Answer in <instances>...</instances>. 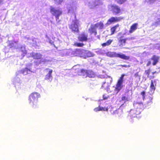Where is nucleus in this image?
Wrapping results in <instances>:
<instances>
[{
	"mask_svg": "<svg viewBox=\"0 0 160 160\" xmlns=\"http://www.w3.org/2000/svg\"><path fill=\"white\" fill-rule=\"evenodd\" d=\"M78 38L80 42H86L88 40V34L84 32H82L79 35Z\"/></svg>",
	"mask_w": 160,
	"mask_h": 160,
	"instance_id": "6e6552de",
	"label": "nucleus"
},
{
	"mask_svg": "<svg viewBox=\"0 0 160 160\" xmlns=\"http://www.w3.org/2000/svg\"><path fill=\"white\" fill-rule=\"evenodd\" d=\"M112 42V40L109 39L106 42L102 43V45L103 47L108 46L111 44Z\"/></svg>",
	"mask_w": 160,
	"mask_h": 160,
	"instance_id": "5701e85b",
	"label": "nucleus"
},
{
	"mask_svg": "<svg viewBox=\"0 0 160 160\" xmlns=\"http://www.w3.org/2000/svg\"><path fill=\"white\" fill-rule=\"evenodd\" d=\"M108 56L111 58H119L125 60H128L130 58L129 56H126L124 54L118 53L115 52H110L108 53Z\"/></svg>",
	"mask_w": 160,
	"mask_h": 160,
	"instance_id": "20e7f679",
	"label": "nucleus"
},
{
	"mask_svg": "<svg viewBox=\"0 0 160 160\" xmlns=\"http://www.w3.org/2000/svg\"><path fill=\"white\" fill-rule=\"evenodd\" d=\"M135 107L134 109L131 110L129 113L130 116L132 118L137 117L139 115L143 109V105L142 102L135 104Z\"/></svg>",
	"mask_w": 160,
	"mask_h": 160,
	"instance_id": "f03ea898",
	"label": "nucleus"
},
{
	"mask_svg": "<svg viewBox=\"0 0 160 160\" xmlns=\"http://www.w3.org/2000/svg\"><path fill=\"white\" fill-rule=\"evenodd\" d=\"M30 55L33 59H40L42 58V55L41 54L33 52L31 53Z\"/></svg>",
	"mask_w": 160,
	"mask_h": 160,
	"instance_id": "9d476101",
	"label": "nucleus"
},
{
	"mask_svg": "<svg viewBox=\"0 0 160 160\" xmlns=\"http://www.w3.org/2000/svg\"><path fill=\"white\" fill-rule=\"evenodd\" d=\"M151 64V62L150 61H148L147 64L146 66H150Z\"/></svg>",
	"mask_w": 160,
	"mask_h": 160,
	"instance_id": "c9c22d12",
	"label": "nucleus"
},
{
	"mask_svg": "<svg viewBox=\"0 0 160 160\" xmlns=\"http://www.w3.org/2000/svg\"><path fill=\"white\" fill-rule=\"evenodd\" d=\"M100 111H108V107H100Z\"/></svg>",
	"mask_w": 160,
	"mask_h": 160,
	"instance_id": "c85d7f7f",
	"label": "nucleus"
},
{
	"mask_svg": "<svg viewBox=\"0 0 160 160\" xmlns=\"http://www.w3.org/2000/svg\"><path fill=\"white\" fill-rule=\"evenodd\" d=\"M150 89L151 91H154L155 89V87L154 85V83L152 80H151L150 86Z\"/></svg>",
	"mask_w": 160,
	"mask_h": 160,
	"instance_id": "a878e982",
	"label": "nucleus"
},
{
	"mask_svg": "<svg viewBox=\"0 0 160 160\" xmlns=\"http://www.w3.org/2000/svg\"><path fill=\"white\" fill-rule=\"evenodd\" d=\"M73 45L75 47H82L84 45V44L82 43L75 42L74 43Z\"/></svg>",
	"mask_w": 160,
	"mask_h": 160,
	"instance_id": "b1692460",
	"label": "nucleus"
},
{
	"mask_svg": "<svg viewBox=\"0 0 160 160\" xmlns=\"http://www.w3.org/2000/svg\"><path fill=\"white\" fill-rule=\"evenodd\" d=\"M138 24L137 23H134L130 27V29L129 31L130 33H132L135 31L137 28Z\"/></svg>",
	"mask_w": 160,
	"mask_h": 160,
	"instance_id": "f8f14e48",
	"label": "nucleus"
},
{
	"mask_svg": "<svg viewBox=\"0 0 160 160\" xmlns=\"http://www.w3.org/2000/svg\"><path fill=\"white\" fill-rule=\"evenodd\" d=\"M3 0H0V3H2L3 2Z\"/></svg>",
	"mask_w": 160,
	"mask_h": 160,
	"instance_id": "4c0bfd02",
	"label": "nucleus"
},
{
	"mask_svg": "<svg viewBox=\"0 0 160 160\" xmlns=\"http://www.w3.org/2000/svg\"><path fill=\"white\" fill-rule=\"evenodd\" d=\"M78 20L76 19L73 21V23L69 26V28L71 30L72 32L78 33L79 32L78 27Z\"/></svg>",
	"mask_w": 160,
	"mask_h": 160,
	"instance_id": "39448f33",
	"label": "nucleus"
},
{
	"mask_svg": "<svg viewBox=\"0 0 160 160\" xmlns=\"http://www.w3.org/2000/svg\"><path fill=\"white\" fill-rule=\"evenodd\" d=\"M134 76L135 78H138L139 79H140V76L139 75L138 72H137L134 74Z\"/></svg>",
	"mask_w": 160,
	"mask_h": 160,
	"instance_id": "473e14b6",
	"label": "nucleus"
},
{
	"mask_svg": "<svg viewBox=\"0 0 160 160\" xmlns=\"http://www.w3.org/2000/svg\"><path fill=\"white\" fill-rule=\"evenodd\" d=\"M46 70H49V71L48 73L45 76V79L46 80H48L50 79H52V70L51 69H49L48 68H47Z\"/></svg>",
	"mask_w": 160,
	"mask_h": 160,
	"instance_id": "dca6fc26",
	"label": "nucleus"
},
{
	"mask_svg": "<svg viewBox=\"0 0 160 160\" xmlns=\"http://www.w3.org/2000/svg\"><path fill=\"white\" fill-rule=\"evenodd\" d=\"M145 92L144 91H142L141 92V95L142 96V99L144 100L145 98Z\"/></svg>",
	"mask_w": 160,
	"mask_h": 160,
	"instance_id": "cd10ccee",
	"label": "nucleus"
},
{
	"mask_svg": "<svg viewBox=\"0 0 160 160\" xmlns=\"http://www.w3.org/2000/svg\"><path fill=\"white\" fill-rule=\"evenodd\" d=\"M124 76L125 75L124 74H122L117 81L114 89L115 91H116L117 92H118L123 87L122 84L124 81L123 78Z\"/></svg>",
	"mask_w": 160,
	"mask_h": 160,
	"instance_id": "7ed1b4c3",
	"label": "nucleus"
},
{
	"mask_svg": "<svg viewBox=\"0 0 160 160\" xmlns=\"http://www.w3.org/2000/svg\"><path fill=\"white\" fill-rule=\"evenodd\" d=\"M94 26L96 28H99L100 29H102L103 28L104 24L102 22H100L95 24Z\"/></svg>",
	"mask_w": 160,
	"mask_h": 160,
	"instance_id": "6ab92c4d",
	"label": "nucleus"
},
{
	"mask_svg": "<svg viewBox=\"0 0 160 160\" xmlns=\"http://www.w3.org/2000/svg\"><path fill=\"white\" fill-rule=\"evenodd\" d=\"M94 111L95 112H97L100 111V106H99L98 107L94 108Z\"/></svg>",
	"mask_w": 160,
	"mask_h": 160,
	"instance_id": "7c9ffc66",
	"label": "nucleus"
},
{
	"mask_svg": "<svg viewBox=\"0 0 160 160\" xmlns=\"http://www.w3.org/2000/svg\"><path fill=\"white\" fill-rule=\"evenodd\" d=\"M87 70L81 69L78 72L79 75L87 77Z\"/></svg>",
	"mask_w": 160,
	"mask_h": 160,
	"instance_id": "ddd939ff",
	"label": "nucleus"
},
{
	"mask_svg": "<svg viewBox=\"0 0 160 160\" xmlns=\"http://www.w3.org/2000/svg\"><path fill=\"white\" fill-rule=\"evenodd\" d=\"M21 51L22 52L23 56H25L27 53V51L25 48H24L23 50H21Z\"/></svg>",
	"mask_w": 160,
	"mask_h": 160,
	"instance_id": "c756f323",
	"label": "nucleus"
},
{
	"mask_svg": "<svg viewBox=\"0 0 160 160\" xmlns=\"http://www.w3.org/2000/svg\"><path fill=\"white\" fill-rule=\"evenodd\" d=\"M96 76V73L91 70H87V77L92 78Z\"/></svg>",
	"mask_w": 160,
	"mask_h": 160,
	"instance_id": "4468645a",
	"label": "nucleus"
},
{
	"mask_svg": "<svg viewBox=\"0 0 160 160\" xmlns=\"http://www.w3.org/2000/svg\"><path fill=\"white\" fill-rule=\"evenodd\" d=\"M40 97V94L37 92H33L29 95L28 98L29 103L33 109H36L38 108L37 102L38 98Z\"/></svg>",
	"mask_w": 160,
	"mask_h": 160,
	"instance_id": "f257e3e1",
	"label": "nucleus"
},
{
	"mask_svg": "<svg viewBox=\"0 0 160 160\" xmlns=\"http://www.w3.org/2000/svg\"><path fill=\"white\" fill-rule=\"evenodd\" d=\"M50 11L53 16H55L56 19H59V17L62 14V12L59 9H56L53 7L50 8Z\"/></svg>",
	"mask_w": 160,
	"mask_h": 160,
	"instance_id": "423d86ee",
	"label": "nucleus"
},
{
	"mask_svg": "<svg viewBox=\"0 0 160 160\" xmlns=\"http://www.w3.org/2000/svg\"><path fill=\"white\" fill-rule=\"evenodd\" d=\"M124 19V18L122 17H112L110 18L107 21V23L110 24L113 23L120 22Z\"/></svg>",
	"mask_w": 160,
	"mask_h": 160,
	"instance_id": "0eeeda50",
	"label": "nucleus"
},
{
	"mask_svg": "<svg viewBox=\"0 0 160 160\" xmlns=\"http://www.w3.org/2000/svg\"><path fill=\"white\" fill-rule=\"evenodd\" d=\"M123 36L121 37L118 39V42L120 44V45L123 46L125 45L127 38H122Z\"/></svg>",
	"mask_w": 160,
	"mask_h": 160,
	"instance_id": "2eb2a0df",
	"label": "nucleus"
},
{
	"mask_svg": "<svg viewBox=\"0 0 160 160\" xmlns=\"http://www.w3.org/2000/svg\"><path fill=\"white\" fill-rule=\"evenodd\" d=\"M112 11L114 15H117L122 13L121 10L118 5H112Z\"/></svg>",
	"mask_w": 160,
	"mask_h": 160,
	"instance_id": "1a4fd4ad",
	"label": "nucleus"
},
{
	"mask_svg": "<svg viewBox=\"0 0 160 160\" xmlns=\"http://www.w3.org/2000/svg\"><path fill=\"white\" fill-rule=\"evenodd\" d=\"M156 72H152V74H154Z\"/></svg>",
	"mask_w": 160,
	"mask_h": 160,
	"instance_id": "58836bf2",
	"label": "nucleus"
},
{
	"mask_svg": "<svg viewBox=\"0 0 160 160\" xmlns=\"http://www.w3.org/2000/svg\"><path fill=\"white\" fill-rule=\"evenodd\" d=\"M30 70L27 68H24L23 69L20 71L21 73L22 74L24 75H27L28 72H30Z\"/></svg>",
	"mask_w": 160,
	"mask_h": 160,
	"instance_id": "aec40b11",
	"label": "nucleus"
},
{
	"mask_svg": "<svg viewBox=\"0 0 160 160\" xmlns=\"http://www.w3.org/2000/svg\"><path fill=\"white\" fill-rule=\"evenodd\" d=\"M89 31L90 34H94L95 35H96L97 34V31L95 28V26L91 27L89 29Z\"/></svg>",
	"mask_w": 160,
	"mask_h": 160,
	"instance_id": "f3484780",
	"label": "nucleus"
},
{
	"mask_svg": "<svg viewBox=\"0 0 160 160\" xmlns=\"http://www.w3.org/2000/svg\"><path fill=\"white\" fill-rule=\"evenodd\" d=\"M119 4H122L126 2L127 0H115Z\"/></svg>",
	"mask_w": 160,
	"mask_h": 160,
	"instance_id": "bb28decb",
	"label": "nucleus"
},
{
	"mask_svg": "<svg viewBox=\"0 0 160 160\" xmlns=\"http://www.w3.org/2000/svg\"><path fill=\"white\" fill-rule=\"evenodd\" d=\"M74 54L76 56H79L82 54V51L80 49H76L74 51Z\"/></svg>",
	"mask_w": 160,
	"mask_h": 160,
	"instance_id": "4be33fe9",
	"label": "nucleus"
},
{
	"mask_svg": "<svg viewBox=\"0 0 160 160\" xmlns=\"http://www.w3.org/2000/svg\"><path fill=\"white\" fill-rule=\"evenodd\" d=\"M149 99L150 100V101L149 102H148V103L150 102L152 103V98L151 97H149Z\"/></svg>",
	"mask_w": 160,
	"mask_h": 160,
	"instance_id": "e433bc0d",
	"label": "nucleus"
},
{
	"mask_svg": "<svg viewBox=\"0 0 160 160\" xmlns=\"http://www.w3.org/2000/svg\"><path fill=\"white\" fill-rule=\"evenodd\" d=\"M150 69H148V70H146L145 71V73L146 75H147V77L148 78H149L151 79V78H154V76H152V77H150V76H149V74H150Z\"/></svg>",
	"mask_w": 160,
	"mask_h": 160,
	"instance_id": "393cba45",
	"label": "nucleus"
},
{
	"mask_svg": "<svg viewBox=\"0 0 160 160\" xmlns=\"http://www.w3.org/2000/svg\"><path fill=\"white\" fill-rule=\"evenodd\" d=\"M106 98H104V99H106Z\"/></svg>",
	"mask_w": 160,
	"mask_h": 160,
	"instance_id": "ea45409f",
	"label": "nucleus"
},
{
	"mask_svg": "<svg viewBox=\"0 0 160 160\" xmlns=\"http://www.w3.org/2000/svg\"><path fill=\"white\" fill-rule=\"evenodd\" d=\"M129 96L128 95V93L126 92L125 94L122 95L121 97V100L122 101H124L125 102L128 101L129 100Z\"/></svg>",
	"mask_w": 160,
	"mask_h": 160,
	"instance_id": "a211bd4d",
	"label": "nucleus"
},
{
	"mask_svg": "<svg viewBox=\"0 0 160 160\" xmlns=\"http://www.w3.org/2000/svg\"><path fill=\"white\" fill-rule=\"evenodd\" d=\"M119 24H117L111 28L110 30L111 32V35H113L114 34L116 31V29L119 27Z\"/></svg>",
	"mask_w": 160,
	"mask_h": 160,
	"instance_id": "412c9836",
	"label": "nucleus"
},
{
	"mask_svg": "<svg viewBox=\"0 0 160 160\" xmlns=\"http://www.w3.org/2000/svg\"><path fill=\"white\" fill-rule=\"evenodd\" d=\"M122 67H125V68H127V67H130V65H120Z\"/></svg>",
	"mask_w": 160,
	"mask_h": 160,
	"instance_id": "f704fd0d",
	"label": "nucleus"
},
{
	"mask_svg": "<svg viewBox=\"0 0 160 160\" xmlns=\"http://www.w3.org/2000/svg\"><path fill=\"white\" fill-rule=\"evenodd\" d=\"M54 1L58 2V4H61L63 0H54Z\"/></svg>",
	"mask_w": 160,
	"mask_h": 160,
	"instance_id": "2f4dec72",
	"label": "nucleus"
},
{
	"mask_svg": "<svg viewBox=\"0 0 160 160\" xmlns=\"http://www.w3.org/2000/svg\"><path fill=\"white\" fill-rule=\"evenodd\" d=\"M159 57L156 55H153L151 58V60L153 61L152 64L153 65H155L159 62Z\"/></svg>",
	"mask_w": 160,
	"mask_h": 160,
	"instance_id": "9b49d317",
	"label": "nucleus"
},
{
	"mask_svg": "<svg viewBox=\"0 0 160 160\" xmlns=\"http://www.w3.org/2000/svg\"><path fill=\"white\" fill-rule=\"evenodd\" d=\"M157 25L160 24V18L158 19V21L155 22Z\"/></svg>",
	"mask_w": 160,
	"mask_h": 160,
	"instance_id": "72a5a7b5",
	"label": "nucleus"
}]
</instances>
